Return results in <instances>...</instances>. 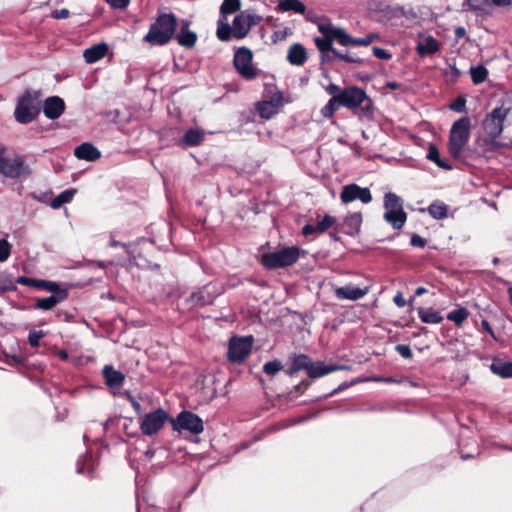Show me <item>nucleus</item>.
Returning <instances> with one entry per match:
<instances>
[{
	"label": "nucleus",
	"mask_w": 512,
	"mask_h": 512,
	"mask_svg": "<svg viewBox=\"0 0 512 512\" xmlns=\"http://www.w3.org/2000/svg\"><path fill=\"white\" fill-rule=\"evenodd\" d=\"M340 107H345L352 111H359V117H373V101L367 93L358 86H348L343 88V92L337 98H330L327 104L322 107L321 115L326 119L334 117Z\"/></svg>",
	"instance_id": "obj_1"
},
{
	"label": "nucleus",
	"mask_w": 512,
	"mask_h": 512,
	"mask_svg": "<svg viewBox=\"0 0 512 512\" xmlns=\"http://www.w3.org/2000/svg\"><path fill=\"white\" fill-rule=\"evenodd\" d=\"M177 27L178 19L174 13L159 12L144 41L153 46L167 45L174 38Z\"/></svg>",
	"instance_id": "obj_2"
},
{
	"label": "nucleus",
	"mask_w": 512,
	"mask_h": 512,
	"mask_svg": "<svg viewBox=\"0 0 512 512\" xmlns=\"http://www.w3.org/2000/svg\"><path fill=\"white\" fill-rule=\"evenodd\" d=\"M471 135V120L464 116L456 120L450 129L448 138V151L456 160L463 157L465 146L468 144Z\"/></svg>",
	"instance_id": "obj_3"
},
{
	"label": "nucleus",
	"mask_w": 512,
	"mask_h": 512,
	"mask_svg": "<svg viewBox=\"0 0 512 512\" xmlns=\"http://www.w3.org/2000/svg\"><path fill=\"white\" fill-rule=\"evenodd\" d=\"M40 91L26 89L18 98L14 111L15 120L20 124L33 122L40 113Z\"/></svg>",
	"instance_id": "obj_4"
},
{
	"label": "nucleus",
	"mask_w": 512,
	"mask_h": 512,
	"mask_svg": "<svg viewBox=\"0 0 512 512\" xmlns=\"http://www.w3.org/2000/svg\"><path fill=\"white\" fill-rule=\"evenodd\" d=\"M301 250L296 246L284 247L276 252L264 253L261 264L266 269H278L295 264L300 257Z\"/></svg>",
	"instance_id": "obj_5"
},
{
	"label": "nucleus",
	"mask_w": 512,
	"mask_h": 512,
	"mask_svg": "<svg viewBox=\"0 0 512 512\" xmlns=\"http://www.w3.org/2000/svg\"><path fill=\"white\" fill-rule=\"evenodd\" d=\"M6 148L0 144V174L7 178H28L32 175V169L26 164L24 155H17L13 159L5 158Z\"/></svg>",
	"instance_id": "obj_6"
},
{
	"label": "nucleus",
	"mask_w": 512,
	"mask_h": 512,
	"mask_svg": "<svg viewBox=\"0 0 512 512\" xmlns=\"http://www.w3.org/2000/svg\"><path fill=\"white\" fill-rule=\"evenodd\" d=\"M510 108L498 106L487 113L482 121V128L489 139V142L495 141L503 132L504 121L506 120Z\"/></svg>",
	"instance_id": "obj_7"
},
{
	"label": "nucleus",
	"mask_w": 512,
	"mask_h": 512,
	"mask_svg": "<svg viewBox=\"0 0 512 512\" xmlns=\"http://www.w3.org/2000/svg\"><path fill=\"white\" fill-rule=\"evenodd\" d=\"M233 65L237 73L247 81L256 79L261 72L253 64V53L247 47H240L235 51Z\"/></svg>",
	"instance_id": "obj_8"
},
{
	"label": "nucleus",
	"mask_w": 512,
	"mask_h": 512,
	"mask_svg": "<svg viewBox=\"0 0 512 512\" xmlns=\"http://www.w3.org/2000/svg\"><path fill=\"white\" fill-rule=\"evenodd\" d=\"M170 423L173 430L178 432L188 431L198 435L204 430L203 420L197 414L187 410L181 411L176 418H171Z\"/></svg>",
	"instance_id": "obj_9"
},
{
	"label": "nucleus",
	"mask_w": 512,
	"mask_h": 512,
	"mask_svg": "<svg viewBox=\"0 0 512 512\" xmlns=\"http://www.w3.org/2000/svg\"><path fill=\"white\" fill-rule=\"evenodd\" d=\"M168 413L163 408H158L146 414L140 423V430L143 435L152 436L157 434L170 421Z\"/></svg>",
	"instance_id": "obj_10"
},
{
	"label": "nucleus",
	"mask_w": 512,
	"mask_h": 512,
	"mask_svg": "<svg viewBox=\"0 0 512 512\" xmlns=\"http://www.w3.org/2000/svg\"><path fill=\"white\" fill-rule=\"evenodd\" d=\"M253 340V336L232 337L228 346L229 361L232 363H241L244 361L251 353Z\"/></svg>",
	"instance_id": "obj_11"
},
{
	"label": "nucleus",
	"mask_w": 512,
	"mask_h": 512,
	"mask_svg": "<svg viewBox=\"0 0 512 512\" xmlns=\"http://www.w3.org/2000/svg\"><path fill=\"white\" fill-rule=\"evenodd\" d=\"M262 21V17L260 15L251 13L250 11H242L240 12L233 20V37L236 39L245 38L250 29L253 26L258 25Z\"/></svg>",
	"instance_id": "obj_12"
},
{
	"label": "nucleus",
	"mask_w": 512,
	"mask_h": 512,
	"mask_svg": "<svg viewBox=\"0 0 512 512\" xmlns=\"http://www.w3.org/2000/svg\"><path fill=\"white\" fill-rule=\"evenodd\" d=\"M340 200L343 204H348L356 200L361 201L363 204H368L372 201V194L369 188L352 183L343 186L340 193Z\"/></svg>",
	"instance_id": "obj_13"
},
{
	"label": "nucleus",
	"mask_w": 512,
	"mask_h": 512,
	"mask_svg": "<svg viewBox=\"0 0 512 512\" xmlns=\"http://www.w3.org/2000/svg\"><path fill=\"white\" fill-rule=\"evenodd\" d=\"M214 297L207 291L206 287H202L192 292L184 300V305L189 310H196L213 303Z\"/></svg>",
	"instance_id": "obj_14"
},
{
	"label": "nucleus",
	"mask_w": 512,
	"mask_h": 512,
	"mask_svg": "<svg viewBox=\"0 0 512 512\" xmlns=\"http://www.w3.org/2000/svg\"><path fill=\"white\" fill-rule=\"evenodd\" d=\"M65 111V102L59 96H50L44 101V115L51 120L58 119Z\"/></svg>",
	"instance_id": "obj_15"
},
{
	"label": "nucleus",
	"mask_w": 512,
	"mask_h": 512,
	"mask_svg": "<svg viewBox=\"0 0 512 512\" xmlns=\"http://www.w3.org/2000/svg\"><path fill=\"white\" fill-rule=\"evenodd\" d=\"M190 22L183 20L181 22L180 31L174 36L178 44L186 49L194 48L198 36L194 31L189 29Z\"/></svg>",
	"instance_id": "obj_16"
},
{
	"label": "nucleus",
	"mask_w": 512,
	"mask_h": 512,
	"mask_svg": "<svg viewBox=\"0 0 512 512\" xmlns=\"http://www.w3.org/2000/svg\"><path fill=\"white\" fill-rule=\"evenodd\" d=\"M334 294L337 299L339 300H352L356 301L358 299H361L367 294V289H361L359 287L353 286L351 284L343 286V287H337L334 290Z\"/></svg>",
	"instance_id": "obj_17"
},
{
	"label": "nucleus",
	"mask_w": 512,
	"mask_h": 512,
	"mask_svg": "<svg viewBox=\"0 0 512 512\" xmlns=\"http://www.w3.org/2000/svg\"><path fill=\"white\" fill-rule=\"evenodd\" d=\"M312 363L311 358L306 354H293L290 357V365L286 370L289 376H294L297 372L305 370L308 372Z\"/></svg>",
	"instance_id": "obj_18"
},
{
	"label": "nucleus",
	"mask_w": 512,
	"mask_h": 512,
	"mask_svg": "<svg viewBox=\"0 0 512 512\" xmlns=\"http://www.w3.org/2000/svg\"><path fill=\"white\" fill-rule=\"evenodd\" d=\"M318 30L324 38H329L332 41L336 40L339 44L346 46L347 33L343 29L331 24H319Z\"/></svg>",
	"instance_id": "obj_19"
},
{
	"label": "nucleus",
	"mask_w": 512,
	"mask_h": 512,
	"mask_svg": "<svg viewBox=\"0 0 512 512\" xmlns=\"http://www.w3.org/2000/svg\"><path fill=\"white\" fill-rule=\"evenodd\" d=\"M74 155L79 160L96 161L101 157V152L93 144L84 142L75 148Z\"/></svg>",
	"instance_id": "obj_20"
},
{
	"label": "nucleus",
	"mask_w": 512,
	"mask_h": 512,
	"mask_svg": "<svg viewBox=\"0 0 512 512\" xmlns=\"http://www.w3.org/2000/svg\"><path fill=\"white\" fill-rule=\"evenodd\" d=\"M343 369H346V367L343 365H335V364L326 365L320 361L317 363L312 362L310 365V368L307 372V375L312 379H316V378L322 377L324 375H327L329 373L343 370Z\"/></svg>",
	"instance_id": "obj_21"
},
{
	"label": "nucleus",
	"mask_w": 512,
	"mask_h": 512,
	"mask_svg": "<svg viewBox=\"0 0 512 512\" xmlns=\"http://www.w3.org/2000/svg\"><path fill=\"white\" fill-rule=\"evenodd\" d=\"M306 48L300 43L292 44L287 52V61L294 66H302L307 61Z\"/></svg>",
	"instance_id": "obj_22"
},
{
	"label": "nucleus",
	"mask_w": 512,
	"mask_h": 512,
	"mask_svg": "<svg viewBox=\"0 0 512 512\" xmlns=\"http://www.w3.org/2000/svg\"><path fill=\"white\" fill-rule=\"evenodd\" d=\"M102 374L105 379V384L109 388H119L125 381V375L121 371L114 369L111 365H106L103 368Z\"/></svg>",
	"instance_id": "obj_23"
},
{
	"label": "nucleus",
	"mask_w": 512,
	"mask_h": 512,
	"mask_svg": "<svg viewBox=\"0 0 512 512\" xmlns=\"http://www.w3.org/2000/svg\"><path fill=\"white\" fill-rule=\"evenodd\" d=\"M108 50L109 47L106 43H98L85 49L83 52V57L87 63L93 64L104 58L108 53Z\"/></svg>",
	"instance_id": "obj_24"
},
{
	"label": "nucleus",
	"mask_w": 512,
	"mask_h": 512,
	"mask_svg": "<svg viewBox=\"0 0 512 512\" xmlns=\"http://www.w3.org/2000/svg\"><path fill=\"white\" fill-rule=\"evenodd\" d=\"M362 224V214L360 212L352 213L344 218L341 231L347 235L354 236L360 232Z\"/></svg>",
	"instance_id": "obj_25"
},
{
	"label": "nucleus",
	"mask_w": 512,
	"mask_h": 512,
	"mask_svg": "<svg viewBox=\"0 0 512 512\" xmlns=\"http://www.w3.org/2000/svg\"><path fill=\"white\" fill-rule=\"evenodd\" d=\"M383 219L390 224L394 230H400L407 221V213L404 209H398L397 211H385Z\"/></svg>",
	"instance_id": "obj_26"
},
{
	"label": "nucleus",
	"mask_w": 512,
	"mask_h": 512,
	"mask_svg": "<svg viewBox=\"0 0 512 512\" xmlns=\"http://www.w3.org/2000/svg\"><path fill=\"white\" fill-rule=\"evenodd\" d=\"M205 139L203 130L197 128L188 129L182 139L180 145L182 147H195L199 146Z\"/></svg>",
	"instance_id": "obj_27"
},
{
	"label": "nucleus",
	"mask_w": 512,
	"mask_h": 512,
	"mask_svg": "<svg viewBox=\"0 0 512 512\" xmlns=\"http://www.w3.org/2000/svg\"><path fill=\"white\" fill-rule=\"evenodd\" d=\"M490 370L501 378H512V362L494 358Z\"/></svg>",
	"instance_id": "obj_28"
},
{
	"label": "nucleus",
	"mask_w": 512,
	"mask_h": 512,
	"mask_svg": "<svg viewBox=\"0 0 512 512\" xmlns=\"http://www.w3.org/2000/svg\"><path fill=\"white\" fill-rule=\"evenodd\" d=\"M440 46L438 41L433 36H427L422 42H419L416 50L419 55H432L439 51Z\"/></svg>",
	"instance_id": "obj_29"
},
{
	"label": "nucleus",
	"mask_w": 512,
	"mask_h": 512,
	"mask_svg": "<svg viewBox=\"0 0 512 512\" xmlns=\"http://www.w3.org/2000/svg\"><path fill=\"white\" fill-rule=\"evenodd\" d=\"M418 316L423 323L426 324H439L443 321V317L440 313L433 308L419 307L417 309Z\"/></svg>",
	"instance_id": "obj_30"
},
{
	"label": "nucleus",
	"mask_w": 512,
	"mask_h": 512,
	"mask_svg": "<svg viewBox=\"0 0 512 512\" xmlns=\"http://www.w3.org/2000/svg\"><path fill=\"white\" fill-rule=\"evenodd\" d=\"M256 108L263 119H270L278 113V107L273 101L258 102Z\"/></svg>",
	"instance_id": "obj_31"
},
{
	"label": "nucleus",
	"mask_w": 512,
	"mask_h": 512,
	"mask_svg": "<svg viewBox=\"0 0 512 512\" xmlns=\"http://www.w3.org/2000/svg\"><path fill=\"white\" fill-rule=\"evenodd\" d=\"M427 211L432 218L441 220L447 217L448 206L441 201H434L428 206Z\"/></svg>",
	"instance_id": "obj_32"
},
{
	"label": "nucleus",
	"mask_w": 512,
	"mask_h": 512,
	"mask_svg": "<svg viewBox=\"0 0 512 512\" xmlns=\"http://www.w3.org/2000/svg\"><path fill=\"white\" fill-rule=\"evenodd\" d=\"M427 159L434 162L438 167L444 170H452L453 166L448 162L440 158L438 148L434 144H430Z\"/></svg>",
	"instance_id": "obj_33"
},
{
	"label": "nucleus",
	"mask_w": 512,
	"mask_h": 512,
	"mask_svg": "<svg viewBox=\"0 0 512 512\" xmlns=\"http://www.w3.org/2000/svg\"><path fill=\"white\" fill-rule=\"evenodd\" d=\"M470 312L465 307H459L458 309L450 311L446 318L449 321L454 322L457 327H461L462 324L468 319Z\"/></svg>",
	"instance_id": "obj_34"
},
{
	"label": "nucleus",
	"mask_w": 512,
	"mask_h": 512,
	"mask_svg": "<svg viewBox=\"0 0 512 512\" xmlns=\"http://www.w3.org/2000/svg\"><path fill=\"white\" fill-rule=\"evenodd\" d=\"M278 9L283 12L293 11L298 14H303L306 7L299 0H281L278 4Z\"/></svg>",
	"instance_id": "obj_35"
},
{
	"label": "nucleus",
	"mask_w": 512,
	"mask_h": 512,
	"mask_svg": "<svg viewBox=\"0 0 512 512\" xmlns=\"http://www.w3.org/2000/svg\"><path fill=\"white\" fill-rule=\"evenodd\" d=\"M61 297L48 296L45 298H38L34 304V309L49 311L52 310L56 305L63 302Z\"/></svg>",
	"instance_id": "obj_36"
},
{
	"label": "nucleus",
	"mask_w": 512,
	"mask_h": 512,
	"mask_svg": "<svg viewBox=\"0 0 512 512\" xmlns=\"http://www.w3.org/2000/svg\"><path fill=\"white\" fill-rule=\"evenodd\" d=\"M384 208L385 211H397L403 208V200L393 192H388L384 195Z\"/></svg>",
	"instance_id": "obj_37"
},
{
	"label": "nucleus",
	"mask_w": 512,
	"mask_h": 512,
	"mask_svg": "<svg viewBox=\"0 0 512 512\" xmlns=\"http://www.w3.org/2000/svg\"><path fill=\"white\" fill-rule=\"evenodd\" d=\"M216 35L218 39L223 42H227L231 39L233 36V27L229 25L227 19L224 20L223 17L219 19Z\"/></svg>",
	"instance_id": "obj_38"
},
{
	"label": "nucleus",
	"mask_w": 512,
	"mask_h": 512,
	"mask_svg": "<svg viewBox=\"0 0 512 512\" xmlns=\"http://www.w3.org/2000/svg\"><path fill=\"white\" fill-rule=\"evenodd\" d=\"M75 194L76 189L71 188L64 190L51 201V207L53 209H59L63 204L71 202Z\"/></svg>",
	"instance_id": "obj_39"
},
{
	"label": "nucleus",
	"mask_w": 512,
	"mask_h": 512,
	"mask_svg": "<svg viewBox=\"0 0 512 512\" xmlns=\"http://www.w3.org/2000/svg\"><path fill=\"white\" fill-rule=\"evenodd\" d=\"M379 36L375 33H370L366 35L365 37H352L347 34L346 39V46L353 45V46H369L374 42V40L378 39Z\"/></svg>",
	"instance_id": "obj_40"
},
{
	"label": "nucleus",
	"mask_w": 512,
	"mask_h": 512,
	"mask_svg": "<svg viewBox=\"0 0 512 512\" xmlns=\"http://www.w3.org/2000/svg\"><path fill=\"white\" fill-rule=\"evenodd\" d=\"M241 9L240 0H224L220 6V14L226 20L227 16Z\"/></svg>",
	"instance_id": "obj_41"
},
{
	"label": "nucleus",
	"mask_w": 512,
	"mask_h": 512,
	"mask_svg": "<svg viewBox=\"0 0 512 512\" xmlns=\"http://www.w3.org/2000/svg\"><path fill=\"white\" fill-rule=\"evenodd\" d=\"M470 74L472 82L475 85H478L483 83L487 79L488 70L484 66L478 65L476 67H471Z\"/></svg>",
	"instance_id": "obj_42"
},
{
	"label": "nucleus",
	"mask_w": 512,
	"mask_h": 512,
	"mask_svg": "<svg viewBox=\"0 0 512 512\" xmlns=\"http://www.w3.org/2000/svg\"><path fill=\"white\" fill-rule=\"evenodd\" d=\"M46 291L52 292L51 296L61 297L62 300H66L68 298V290L66 288H61L57 282L46 280Z\"/></svg>",
	"instance_id": "obj_43"
},
{
	"label": "nucleus",
	"mask_w": 512,
	"mask_h": 512,
	"mask_svg": "<svg viewBox=\"0 0 512 512\" xmlns=\"http://www.w3.org/2000/svg\"><path fill=\"white\" fill-rule=\"evenodd\" d=\"M336 222L337 220L335 217L326 214L316 225L317 233H324L328 229L335 227Z\"/></svg>",
	"instance_id": "obj_44"
},
{
	"label": "nucleus",
	"mask_w": 512,
	"mask_h": 512,
	"mask_svg": "<svg viewBox=\"0 0 512 512\" xmlns=\"http://www.w3.org/2000/svg\"><path fill=\"white\" fill-rule=\"evenodd\" d=\"M314 42L321 53L324 54L326 52H331L333 54V50L335 49L332 47L333 41L330 40L329 38L327 39L324 37H316L314 39Z\"/></svg>",
	"instance_id": "obj_45"
},
{
	"label": "nucleus",
	"mask_w": 512,
	"mask_h": 512,
	"mask_svg": "<svg viewBox=\"0 0 512 512\" xmlns=\"http://www.w3.org/2000/svg\"><path fill=\"white\" fill-rule=\"evenodd\" d=\"M283 365L281 361L274 360L266 362L263 366V372L269 376L276 375L280 370H282Z\"/></svg>",
	"instance_id": "obj_46"
},
{
	"label": "nucleus",
	"mask_w": 512,
	"mask_h": 512,
	"mask_svg": "<svg viewBox=\"0 0 512 512\" xmlns=\"http://www.w3.org/2000/svg\"><path fill=\"white\" fill-rule=\"evenodd\" d=\"M449 108L457 113L466 111V97L464 95L457 96L450 104Z\"/></svg>",
	"instance_id": "obj_47"
},
{
	"label": "nucleus",
	"mask_w": 512,
	"mask_h": 512,
	"mask_svg": "<svg viewBox=\"0 0 512 512\" xmlns=\"http://www.w3.org/2000/svg\"><path fill=\"white\" fill-rule=\"evenodd\" d=\"M333 55L335 58L340 59L346 63H358V64L364 63V59L359 58V57H353L348 54H343V53L339 52L338 50H333Z\"/></svg>",
	"instance_id": "obj_48"
},
{
	"label": "nucleus",
	"mask_w": 512,
	"mask_h": 512,
	"mask_svg": "<svg viewBox=\"0 0 512 512\" xmlns=\"http://www.w3.org/2000/svg\"><path fill=\"white\" fill-rule=\"evenodd\" d=\"M11 244L7 240H0V262L6 261L11 254Z\"/></svg>",
	"instance_id": "obj_49"
},
{
	"label": "nucleus",
	"mask_w": 512,
	"mask_h": 512,
	"mask_svg": "<svg viewBox=\"0 0 512 512\" xmlns=\"http://www.w3.org/2000/svg\"><path fill=\"white\" fill-rule=\"evenodd\" d=\"M45 336L43 331H31L28 335V343L31 347L36 348L39 346V341Z\"/></svg>",
	"instance_id": "obj_50"
},
{
	"label": "nucleus",
	"mask_w": 512,
	"mask_h": 512,
	"mask_svg": "<svg viewBox=\"0 0 512 512\" xmlns=\"http://www.w3.org/2000/svg\"><path fill=\"white\" fill-rule=\"evenodd\" d=\"M396 352L405 359H411L413 357V352L409 345L406 344H398L395 347Z\"/></svg>",
	"instance_id": "obj_51"
},
{
	"label": "nucleus",
	"mask_w": 512,
	"mask_h": 512,
	"mask_svg": "<svg viewBox=\"0 0 512 512\" xmlns=\"http://www.w3.org/2000/svg\"><path fill=\"white\" fill-rule=\"evenodd\" d=\"M372 51H373V55L378 59L390 60L392 58V54L389 51H387L386 49L374 46L372 48Z\"/></svg>",
	"instance_id": "obj_52"
},
{
	"label": "nucleus",
	"mask_w": 512,
	"mask_h": 512,
	"mask_svg": "<svg viewBox=\"0 0 512 512\" xmlns=\"http://www.w3.org/2000/svg\"><path fill=\"white\" fill-rule=\"evenodd\" d=\"M488 4V0H467V5L471 10L481 11Z\"/></svg>",
	"instance_id": "obj_53"
},
{
	"label": "nucleus",
	"mask_w": 512,
	"mask_h": 512,
	"mask_svg": "<svg viewBox=\"0 0 512 512\" xmlns=\"http://www.w3.org/2000/svg\"><path fill=\"white\" fill-rule=\"evenodd\" d=\"M410 244L411 246L413 247H417V248H425L426 245H427V241L425 238L421 237L420 235L418 234H413L411 236V239H410Z\"/></svg>",
	"instance_id": "obj_54"
},
{
	"label": "nucleus",
	"mask_w": 512,
	"mask_h": 512,
	"mask_svg": "<svg viewBox=\"0 0 512 512\" xmlns=\"http://www.w3.org/2000/svg\"><path fill=\"white\" fill-rule=\"evenodd\" d=\"M326 92L331 95V98H337L343 92V89L335 83H330L326 87Z\"/></svg>",
	"instance_id": "obj_55"
},
{
	"label": "nucleus",
	"mask_w": 512,
	"mask_h": 512,
	"mask_svg": "<svg viewBox=\"0 0 512 512\" xmlns=\"http://www.w3.org/2000/svg\"><path fill=\"white\" fill-rule=\"evenodd\" d=\"M113 9H125L129 6L130 0H105Z\"/></svg>",
	"instance_id": "obj_56"
},
{
	"label": "nucleus",
	"mask_w": 512,
	"mask_h": 512,
	"mask_svg": "<svg viewBox=\"0 0 512 512\" xmlns=\"http://www.w3.org/2000/svg\"><path fill=\"white\" fill-rule=\"evenodd\" d=\"M70 16V11L67 8H62L59 10H54L51 13V17L54 19H66Z\"/></svg>",
	"instance_id": "obj_57"
},
{
	"label": "nucleus",
	"mask_w": 512,
	"mask_h": 512,
	"mask_svg": "<svg viewBox=\"0 0 512 512\" xmlns=\"http://www.w3.org/2000/svg\"><path fill=\"white\" fill-rule=\"evenodd\" d=\"M128 400L132 406V408L134 409V411L140 415L142 413V406L141 404L132 396V395H128Z\"/></svg>",
	"instance_id": "obj_58"
},
{
	"label": "nucleus",
	"mask_w": 512,
	"mask_h": 512,
	"mask_svg": "<svg viewBox=\"0 0 512 512\" xmlns=\"http://www.w3.org/2000/svg\"><path fill=\"white\" fill-rule=\"evenodd\" d=\"M393 302L395 303V305H396V306H398V307H400V308L404 307V306L407 304V302H406L405 298L403 297L402 292H398V293L394 296V298H393Z\"/></svg>",
	"instance_id": "obj_59"
},
{
	"label": "nucleus",
	"mask_w": 512,
	"mask_h": 512,
	"mask_svg": "<svg viewBox=\"0 0 512 512\" xmlns=\"http://www.w3.org/2000/svg\"><path fill=\"white\" fill-rule=\"evenodd\" d=\"M481 326L483 330H485L494 340H497V337L492 329L490 323L487 320H482Z\"/></svg>",
	"instance_id": "obj_60"
},
{
	"label": "nucleus",
	"mask_w": 512,
	"mask_h": 512,
	"mask_svg": "<svg viewBox=\"0 0 512 512\" xmlns=\"http://www.w3.org/2000/svg\"><path fill=\"white\" fill-rule=\"evenodd\" d=\"M313 233H317L316 225L306 224L302 228V234L306 237L312 235Z\"/></svg>",
	"instance_id": "obj_61"
},
{
	"label": "nucleus",
	"mask_w": 512,
	"mask_h": 512,
	"mask_svg": "<svg viewBox=\"0 0 512 512\" xmlns=\"http://www.w3.org/2000/svg\"><path fill=\"white\" fill-rule=\"evenodd\" d=\"M34 278L26 277V276H19L16 280V283L24 286L32 287Z\"/></svg>",
	"instance_id": "obj_62"
},
{
	"label": "nucleus",
	"mask_w": 512,
	"mask_h": 512,
	"mask_svg": "<svg viewBox=\"0 0 512 512\" xmlns=\"http://www.w3.org/2000/svg\"><path fill=\"white\" fill-rule=\"evenodd\" d=\"M310 385V382L307 381V380H304L302 382H300L299 384H297L295 387H294V390L296 393H303Z\"/></svg>",
	"instance_id": "obj_63"
},
{
	"label": "nucleus",
	"mask_w": 512,
	"mask_h": 512,
	"mask_svg": "<svg viewBox=\"0 0 512 512\" xmlns=\"http://www.w3.org/2000/svg\"><path fill=\"white\" fill-rule=\"evenodd\" d=\"M32 287L37 288V289H41V290H45L46 280L34 279Z\"/></svg>",
	"instance_id": "obj_64"
}]
</instances>
